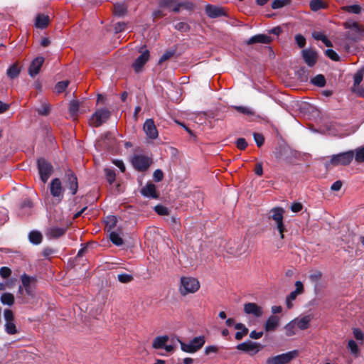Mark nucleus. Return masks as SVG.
<instances>
[{
    "label": "nucleus",
    "instance_id": "f257e3e1",
    "mask_svg": "<svg viewBox=\"0 0 364 364\" xmlns=\"http://www.w3.org/2000/svg\"><path fill=\"white\" fill-rule=\"evenodd\" d=\"M200 284L198 279L192 277H181L178 285V292L181 296L195 294L200 289Z\"/></svg>",
    "mask_w": 364,
    "mask_h": 364
},
{
    "label": "nucleus",
    "instance_id": "f03ea898",
    "mask_svg": "<svg viewBox=\"0 0 364 364\" xmlns=\"http://www.w3.org/2000/svg\"><path fill=\"white\" fill-rule=\"evenodd\" d=\"M169 336L167 335L158 336L155 337L151 343V348L155 350H159L160 355H167L173 353L174 347L169 343Z\"/></svg>",
    "mask_w": 364,
    "mask_h": 364
},
{
    "label": "nucleus",
    "instance_id": "7ed1b4c3",
    "mask_svg": "<svg viewBox=\"0 0 364 364\" xmlns=\"http://www.w3.org/2000/svg\"><path fill=\"white\" fill-rule=\"evenodd\" d=\"M285 210L280 207L273 208L269 210V218L272 219L277 225V229L278 230L280 238L284 239V232L286 230L285 226L283 223L284 214Z\"/></svg>",
    "mask_w": 364,
    "mask_h": 364
},
{
    "label": "nucleus",
    "instance_id": "20e7f679",
    "mask_svg": "<svg viewBox=\"0 0 364 364\" xmlns=\"http://www.w3.org/2000/svg\"><path fill=\"white\" fill-rule=\"evenodd\" d=\"M21 279L22 285L19 286L18 287V294L23 295V292L25 291L26 294L28 295V296L34 297L36 291L35 278L29 277L26 274H23V275H21Z\"/></svg>",
    "mask_w": 364,
    "mask_h": 364
},
{
    "label": "nucleus",
    "instance_id": "39448f33",
    "mask_svg": "<svg viewBox=\"0 0 364 364\" xmlns=\"http://www.w3.org/2000/svg\"><path fill=\"white\" fill-rule=\"evenodd\" d=\"M181 348L183 352L188 353H194L199 350L205 343V338L203 336L193 338L188 343H184L178 341Z\"/></svg>",
    "mask_w": 364,
    "mask_h": 364
},
{
    "label": "nucleus",
    "instance_id": "423d86ee",
    "mask_svg": "<svg viewBox=\"0 0 364 364\" xmlns=\"http://www.w3.org/2000/svg\"><path fill=\"white\" fill-rule=\"evenodd\" d=\"M343 26L346 29L352 30L353 32H347L345 36L347 39L357 41L360 38V35L364 33V27L357 22L348 21L343 23Z\"/></svg>",
    "mask_w": 364,
    "mask_h": 364
},
{
    "label": "nucleus",
    "instance_id": "0eeeda50",
    "mask_svg": "<svg viewBox=\"0 0 364 364\" xmlns=\"http://www.w3.org/2000/svg\"><path fill=\"white\" fill-rule=\"evenodd\" d=\"M298 355L299 352L296 350L289 351L285 353L268 358L266 360V364H287L296 358Z\"/></svg>",
    "mask_w": 364,
    "mask_h": 364
},
{
    "label": "nucleus",
    "instance_id": "6e6552de",
    "mask_svg": "<svg viewBox=\"0 0 364 364\" xmlns=\"http://www.w3.org/2000/svg\"><path fill=\"white\" fill-rule=\"evenodd\" d=\"M354 158V151H348L333 155L330 164L333 166H347L350 164Z\"/></svg>",
    "mask_w": 364,
    "mask_h": 364
},
{
    "label": "nucleus",
    "instance_id": "1a4fd4ad",
    "mask_svg": "<svg viewBox=\"0 0 364 364\" xmlns=\"http://www.w3.org/2000/svg\"><path fill=\"white\" fill-rule=\"evenodd\" d=\"M134 168L139 171H146L151 164V159L142 154H134L131 160Z\"/></svg>",
    "mask_w": 364,
    "mask_h": 364
},
{
    "label": "nucleus",
    "instance_id": "9d476101",
    "mask_svg": "<svg viewBox=\"0 0 364 364\" xmlns=\"http://www.w3.org/2000/svg\"><path fill=\"white\" fill-rule=\"evenodd\" d=\"M109 117L110 112L107 109H100L92 115L89 122L92 126L97 127L106 122Z\"/></svg>",
    "mask_w": 364,
    "mask_h": 364
},
{
    "label": "nucleus",
    "instance_id": "9b49d317",
    "mask_svg": "<svg viewBox=\"0 0 364 364\" xmlns=\"http://www.w3.org/2000/svg\"><path fill=\"white\" fill-rule=\"evenodd\" d=\"M5 319V331L9 335H14L18 333V330L14 321L13 311L10 309H5L4 311Z\"/></svg>",
    "mask_w": 364,
    "mask_h": 364
},
{
    "label": "nucleus",
    "instance_id": "f8f14e48",
    "mask_svg": "<svg viewBox=\"0 0 364 364\" xmlns=\"http://www.w3.org/2000/svg\"><path fill=\"white\" fill-rule=\"evenodd\" d=\"M38 167L41 179L46 183L51 175L53 167L50 164L43 159L38 160Z\"/></svg>",
    "mask_w": 364,
    "mask_h": 364
},
{
    "label": "nucleus",
    "instance_id": "ddd939ff",
    "mask_svg": "<svg viewBox=\"0 0 364 364\" xmlns=\"http://www.w3.org/2000/svg\"><path fill=\"white\" fill-rule=\"evenodd\" d=\"M244 312L255 318H260L264 314L263 308L253 302H248L244 304Z\"/></svg>",
    "mask_w": 364,
    "mask_h": 364
},
{
    "label": "nucleus",
    "instance_id": "4468645a",
    "mask_svg": "<svg viewBox=\"0 0 364 364\" xmlns=\"http://www.w3.org/2000/svg\"><path fill=\"white\" fill-rule=\"evenodd\" d=\"M141 55L136 59L132 66L135 70V72L139 73L141 70V68L145 65V63L149 59V52L146 49H143L141 48V50H140Z\"/></svg>",
    "mask_w": 364,
    "mask_h": 364
},
{
    "label": "nucleus",
    "instance_id": "2eb2a0df",
    "mask_svg": "<svg viewBox=\"0 0 364 364\" xmlns=\"http://www.w3.org/2000/svg\"><path fill=\"white\" fill-rule=\"evenodd\" d=\"M143 129L149 139H155L159 136L157 129L151 119H148L145 121Z\"/></svg>",
    "mask_w": 364,
    "mask_h": 364
},
{
    "label": "nucleus",
    "instance_id": "dca6fc26",
    "mask_svg": "<svg viewBox=\"0 0 364 364\" xmlns=\"http://www.w3.org/2000/svg\"><path fill=\"white\" fill-rule=\"evenodd\" d=\"M237 349L247 353H256L260 350V344L247 341L237 346Z\"/></svg>",
    "mask_w": 364,
    "mask_h": 364
},
{
    "label": "nucleus",
    "instance_id": "f3484780",
    "mask_svg": "<svg viewBox=\"0 0 364 364\" xmlns=\"http://www.w3.org/2000/svg\"><path fill=\"white\" fill-rule=\"evenodd\" d=\"M44 63V58L41 56L36 57L31 62L29 68L28 74L31 77H33L36 76L41 70V66Z\"/></svg>",
    "mask_w": 364,
    "mask_h": 364
},
{
    "label": "nucleus",
    "instance_id": "a211bd4d",
    "mask_svg": "<svg viewBox=\"0 0 364 364\" xmlns=\"http://www.w3.org/2000/svg\"><path fill=\"white\" fill-rule=\"evenodd\" d=\"M280 323V317L272 315L265 321L264 328L266 332L274 331Z\"/></svg>",
    "mask_w": 364,
    "mask_h": 364
},
{
    "label": "nucleus",
    "instance_id": "6ab92c4d",
    "mask_svg": "<svg viewBox=\"0 0 364 364\" xmlns=\"http://www.w3.org/2000/svg\"><path fill=\"white\" fill-rule=\"evenodd\" d=\"M302 57L305 63L310 67L314 66L317 61L316 52L311 49L303 50Z\"/></svg>",
    "mask_w": 364,
    "mask_h": 364
},
{
    "label": "nucleus",
    "instance_id": "aec40b11",
    "mask_svg": "<svg viewBox=\"0 0 364 364\" xmlns=\"http://www.w3.org/2000/svg\"><path fill=\"white\" fill-rule=\"evenodd\" d=\"M272 41V38L269 36L265 34H258L251 37L246 41L247 45H252L255 43H262L267 44L269 43Z\"/></svg>",
    "mask_w": 364,
    "mask_h": 364
},
{
    "label": "nucleus",
    "instance_id": "412c9836",
    "mask_svg": "<svg viewBox=\"0 0 364 364\" xmlns=\"http://www.w3.org/2000/svg\"><path fill=\"white\" fill-rule=\"evenodd\" d=\"M205 10L206 14L210 18H212L225 16V14L222 8L216 6L210 5V4H208L205 6Z\"/></svg>",
    "mask_w": 364,
    "mask_h": 364
},
{
    "label": "nucleus",
    "instance_id": "4be33fe9",
    "mask_svg": "<svg viewBox=\"0 0 364 364\" xmlns=\"http://www.w3.org/2000/svg\"><path fill=\"white\" fill-rule=\"evenodd\" d=\"M68 187L71 193L75 195L77 191V180L76 176L70 171L66 173Z\"/></svg>",
    "mask_w": 364,
    "mask_h": 364
},
{
    "label": "nucleus",
    "instance_id": "5701e85b",
    "mask_svg": "<svg viewBox=\"0 0 364 364\" xmlns=\"http://www.w3.org/2000/svg\"><path fill=\"white\" fill-rule=\"evenodd\" d=\"M50 189L53 196H60L63 193V187L60 181L58 178L53 179L51 181Z\"/></svg>",
    "mask_w": 364,
    "mask_h": 364
},
{
    "label": "nucleus",
    "instance_id": "b1692460",
    "mask_svg": "<svg viewBox=\"0 0 364 364\" xmlns=\"http://www.w3.org/2000/svg\"><path fill=\"white\" fill-rule=\"evenodd\" d=\"M65 230L64 228L52 227L47 230L46 236L50 239L57 238L63 235Z\"/></svg>",
    "mask_w": 364,
    "mask_h": 364
},
{
    "label": "nucleus",
    "instance_id": "393cba45",
    "mask_svg": "<svg viewBox=\"0 0 364 364\" xmlns=\"http://www.w3.org/2000/svg\"><path fill=\"white\" fill-rule=\"evenodd\" d=\"M141 193L145 197L156 198V186L153 183H148L141 190Z\"/></svg>",
    "mask_w": 364,
    "mask_h": 364
},
{
    "label": "nucleus",
    "instance_id": "a878e982",
    "mask_svg": "<svg viewBox=\"0 0 364 364\" xmlns=\"http://www.w3.org/2000/svg\"><path fill=\"white\" fill-rule=\"evenodd\" d=\"M21 67L18 62H16L12 64L6 71L7 76L11 79L17 77L21 72Z\"/></svg>",
    "mask_w": 364,
    "mask_h": 364
},
{
    "label": "nucleus",
    "instance_id": "bb28decb",
    "mask_svg": "<svg viewBox=\"0 0 364 364\" xmlns=\"http://www.w3.org/2000/svg\"><path fill=\"white\" fill-rule=\"evenodd\" d=\"M50 21L49 16L44 14H38L36 18L35 26L38 28H45Z\"/></svg>",
    "mask_w": 364,
    "mask_h": 364
},
{
    "label": "nucleus",
    "instance_id": "cd10ccee",
    "mask_svg": "<svg viewBox=\"0 0 364 364\" xmlns=\"http://www.w3.org/2000/svg\"><path fill=\"white\" fill-rule=\"evenodd\" d=\"M235 328L238 330L235 333V339L237 341L242 340L248 333V328L241 323H237L235 325Z\"/></svg>",
    "mask_w": 364,
    "mask_h": 364
},
{
    "label": "nucleus",
    "instance_id": "c85d7f7f",
    "mask_svg": "<svg viewBox=\"0 0 364 364\" xmlns=\"http://www.w3.org/2000/svg\"><path fill=\"white\" fill-rule=\"evenodd\" d=\"M294 320L296 323L298 328L305 330L309 328L311 318L310 316H304L300 318H296Z\"/></svg>",
    "mask_w": 364,
    "mask_h": 364
},
{
    "label": "nucleus",
    "instance_id": "c756f323",
    "mask_svg": "<svg viewBox=\"0 0 364 364\" xmlns=\"http://www.w3.org/2000/svg\"><path fill=\"white\" fill-rule=\"evenodd\" d=\"M296 328H297L296 323L292 320L285 325L284 329L287 336H292L296 334Z\"/></svg>",
    "mask_w": 364,
    "mask_h": 364
},
{
    "label": "nucleus",
    "instance_id": "7c9ffc66",
    "mask_svg": "<svg viewBox=\"0 0 364 364\" xmlns=\"http://www.w3.org/2000/svg\"><path fill=\"white\" fill-rule=\"evenodd\" d=\"M29 240L31 242L35 245H38L42 241V235L38 231H31L28 235Z\"/></svg>",
    "mask_w": 364,
    "mask_h": 364
},
{
    "label": "nucleus",
    "instance_id": "2f4dec72",
    "mask_svg": "<svg viewBox=\"0 0 364 364\" xmlns=\"http://www.w3.org/2000/svg\"><path fill=\"white\" fill-rule=\"evenodd\" d=\"M127 8L123 4H116L114 7V14L117 16H123L127 14Z\"/></svg>",
    "mask_w": 364,
    "mask_h": 364
},
{
    "label": "nucleus",
    "instance_id": "473e14b6",
    "mask_svg": "<svg viewBox=\"0 0 364 364\" xmlns=\"http://www.w3.org/2000/svg\"><path fill=\"white\" fill-rule=\"evenodd\" d=\"M0 300L3 304L11 306L14 302V296L11 293H4L1 295Z\"/></svg>",
    "mask_w": 364,
    "mask_h": 364
},
{
    "label": "nucleus",
    "instance_id": "72a5a7b5",
    "mask_svg": "<svg viewBox=\"0 0 364 364\" xmlns=\"http://www.w3.org/2000/svg\"><path fill=\"white\" fill-rule=\"evenodd\" d=\"M237 112L247 115V116H253L255 114V112L252 108L246 106H235L233 107Z\"/></svg>",
    "mask_w": 364,
    "mask_h": 364
},
{
    "label": "nucleus",
    "instance_id": "f704fd0d",
    "mask_svg": "<svg viewBox=\"0 0 364 364\" xmlns=\"http://www.w3.org/2000/svg\"><path fill=\"white\" fill-rule=\"evenodd\" d=\"M309 6L312 11H316L321 9L325 8L326 5L322 0H311Z\"/></svg>",
    "mask_w": 364,
    "mask_h": 364
},
{
    "label": "nucleus",
    "instance_id": "c9c22d12",
    "mask_svg": "<svg viewBox=\"0 0 364 364\" xmlns=\"http://www.w3.org/2000/svg\"><path fill=\"white\" fill-rule=\"evenodd\" d=\"M79 110V102L76 100L71 101L69 104V112L72 117H75Z\"/></svg>",
    "mask_w": 364,
    "mask_h": 364
},
{
    "label": "nucleus",
    "instance_id": "e433bc0d",
    "mask_svg": "<svg viewBox=\"0 0 364 364\" xmlns=\"http://www.w3.org/2000/svg\"><path fill=\"white\" fill-rule=\"evenodd\" d=\"M311 82L312 84H314V85H316L318 87H323L326 84V80H325V77L323 75H317L316 76H315L314 77H313L311 80Z\"/></svg>",
    "mask_w": 364,
    "mask_h": 364
},
{
    "label": "nucleus",
    "instance_id": "4c0bfd02",
    "mask_svg": "<svg viewBox=\"0 0 364 364\" xmlns=\"http://www.w3.org/2000/svg\"><path fill=\"white\" fill-rule=\"evenodd\" d=\"M354 157L358 163L364 162V146L359 147L355 150Z\"/></svg>",
    "mask_w": 364,
    "mask_h": 364
},
{
    "label": "nucleus",
    "instance_id": "58836bf2",
    "mask_svg": "<svg viewBox=\"0 0 364 364\" xmlns=\"http://www.w3.org/2000/svg\"><path fill=\"white\" fill-rule=\"evenodd\" d=\"M342 9L347 12L355 14H360L362 11L361 6L358 4H354V5H350V6H345L342 8Z\"/></svg>",
    "mask_w": 364,
    "mask_h": 364
},
{
    "label": "nucleus",
    "instance_id": "ea45409f",
    "mask_svg": "<svg viewBox=\"0 0 364 364\" xmlns=\"http://www.w3.org/2000/svg\"><path fill=\"white\" fill-rule=\"evenodd\" d=\"M109 239L117 246H120L123 244V240L116 232H112L109 234Z\"/></svg>",
    "mask_w": 364,
    "mask_h": 364
},
{
    "label": "nucleus",
    "instance_id": "a19ab883",
    "mask_svg": "<svg viewBox=\"0 0 364 364\" xmlns=\"http://www.w3.org/2000/svg\"><path fill=\"white\" fill-rule=\"evenodd\" d=\"M364 75V67L358 70L354 75V86H358L363 80Z\"/></svg>",
    "mask_w": 364,
    "mask_h": 364
},
{
    "label": "nucleus",
    "instance_id": "79ce46f5",
    "mask_svg": "<svg viewBox=\"0 0 364 364\" xmlns=\"http://www.w3.org/2000/svg\"><path fill=\"white\" fill-rule=\"evenodd\" d=\"M289 4V0H273L272 3V8L277 9L284 7Z\"/></svg>",
    "mask_w": 364,
    "mask_h": 364
},
{
    "label": "nucleus",
    "instance_id": "37998d69",
    "mask_svg": "<svg viewBox=\"0 0 364 364\" xmlns=\"http://www.w3.org/2000/svg\"><path fill=\"white\" fill-rule=\"evenodd\" d=\"M68 85H69L68 80H64V81L59 82L55 85V90L56 92L61 93L67 88Z\"/></svg>",
    "mask_w": 364,
    "mask_h": 364
},
{
    "label": "nucleus",
    "instance_id": "c03bdc74",
    "mask_svg": "<svg viewBox=\"0 0 364 364\" xmlns=\"http://www.w3.org/2000/svg\"><path fill=\"white\" fill-rule=\"evenodd\" d=\"M105 173L106 176V178L108 181V182L112 184L115 181V173L113 170H111L109 168H105Z\"/></svg>",
    "mask_w": 364,
    "mask_h": 364
},
{
    "label": "nucleus",
    "instance_id": "a18cd8bd",
    "mask_svg": "<svg viewBox=\"0 0 364 364\" xmlns=\"http://www.w3.org/2000/svg\"><path fill=\"white\" fill-rule=\"evenodd\" d=\"M106 227L109 228V230L114 228L117 224V218L115 216L110 215L107 217L105 220Z\"/></svg>",
    "mask_w": 364,
    "mask_h": 364
},
{
    "label": "nucleus",
    "instance_id": "49530a36",
    "mask_svg": "<svg viewBox=\"0 0 364 364\" xmlns=\"http://www.w3.org/2000/svg\"><path fill=\"white\" fill-rule=\"evenodd\" d=\"M38 112L41 115H48L50 112V105L46 102L43 103L41 107L38 109Z\"/></svg>",
    "mask_w": 364,
    "mask_h": 364
},
{
    "label": "nucleus",
    "instance_id": "de8ad7c7",
    "mask_svg": "<svg viewBox=\"0 0 364 364\" xmlns=\"http://www.w3.org/2000/svg\"><path fill=\"white\" fill-rule=\"evenodd\" d=\"M118 280L122 283H128L133 279V277L128 274H120L117 277Z\"/></svg>",
    "mask_w": 364,
    "mask_h": 364
},
{
    "label": "nucleus",
    "instance_id": "09e8293b",
    "mask_svg": "<svg viewBox=\"0 0 364 364\" xmlns=\"http://www.w3.org/2000/svg\"><path fill=\"white\" fill-rule=\"evenodd\" d=\"M176 1L177 0H160L159 5L161 7L171 9Z\"/></svg>",
    "mask_w": 364,
    "mask_h": 364
},
{
    "label": "nucleus",
    "instance_id": "8fccbe9b",
    "mask_svg": "<svg viewBox=\"0 0 364 364\" xmlns=\"http://www.w3.org/2000/svg\"><path fill=\"white\" fill-rule=\"evenodd\" d=\"M326 55L332 60L338 61L340 60L339 55L333 50H326Z\"/></svg>",
    "mask_w": 364,
    "mask_h": 364
},
{
    "label": "nucleus",
    "instance_id": "3c124183",
    "mask_svg": "<svg viewBox=\"0 0 364 364\" xmlns=\"http://www.w3.org/2000/svg\"><path fill=\"white\" fill-rule=\"evenodd\" d=\"M348 347L350 350L351 353L356 355L358 353V345L354 341H349L348 343Z\"/></svg>",
    "mask_w": 364,
    "mask_h": 364
},
{
    "label": "nucleus",
    "instance_id": "603ef678",
    "mask_svg": "<svg viewBox=\"0 0 364 364\" xmlns=\"http://www.w3.org/2000/svg\"><path fill=\"white\" fill-rule=\"evenodd\" d=\"M11 274V270L7 267H2L0 269V276L4 278H8Z\"/></svg>",
    "mask_w": 364,
    "mask_h": 364
},
{
    "label": "nucleus",
    "instance_id": "864d4df0",
    "mask_svg": "<svg viewBox=\"0 0 364 364\" xmlns=\"http://www.w3.org/2000/svg\"><path fill=\"white\" fill-rule=\"evenodd\" d=\"M154 209L155 211L160 215H166L168 213L167 208L163 205H156L155 206Z\"/></svg>",
    "mask_w": 364,
    "mask_h": 364
},
{
    "label": "nucleus",
    "instance_id": "5fc2aeb1",
    "mask_svg": "<svg viewBox=\"0 0 364 364\" xmlns=\"http://www.w3.org/2000/svg\"><path fill=\"white\" fill-rule=\"evenodd\" d=\"M153 177L155 181L160 182L164 178V173L161 169H156L154 172Z\"/></svg>",
    "mask_w": 364,
    "mask_h": 364
},
{
    "label": "nucleus",
    "instance_id": "6e6d98bb",
    "mask_svg": "<svg viewBox=\"0 0 364 364\" xmlns=\"http://www.w3.org/2000/svg\"><path fill=\"white\" fill-rule=\"evenodd\" d=\"M237 147L240 150H244L247 146V143L244 138H239L236 141Z\"/></svg>",
    "mask_w": 364,
    "mask_h": 364
},
{
    "label": "nucleus",
    "instance_id": "4d7b16f0",
    "mask_svg": "<svg viewBox=\"0 0 364 364\" xmlns=\"http://www.w3.org/2000/svg\"><path fill=\"white\" fill-rule=\"evenodd\" d=\"M253 136L257 145L260 147L264 144V139L263 136L258 133H254Z\"/></svg>",
    "mask_w": 364,
    "mask_h": 364
},
{
    "label": "nucleus",
    "instance_id": "13d9d810",
    "mask_svg": "<svg viewBox=\"0 0 364 364\" xmlns=\"http://www.w3.org/2000/svg\"><path fill=\"white\" fill-rule=\"evenodd\" d=\"M295 41L297 43V45L299 46V48H303L304 47L305 44H306V39L305 38L301 36V35H296L295 36Z\"/></svg>",
    "mask_w": 364,
    "mask_h": 364
},
{
    "label": "nucleus",
    "instance_id": "bf43d9fd",
    "mask_svg": "<svg viewBox=\"0 0 364 364\" xmlns=\"http://www.w3.org/2000/svg\"><path fill=\"white\" fill-rule=\"evenodd\" d=\"M321 272L319 271H315L309 275V278L313 282H318L321 278Z\"/></svg>",
    "mask_w": 364,
    "mask_h": 364
},
{
    "label": "nucleus",
    "instance_id": "052dcab7",
    "mask_svg": "<svg viewBox=\"0 0 364 364\" xmlns=\"http://www.w3.org/2000/svg\"><path fill=\"white\" fill-rule=\"evenodd\" d=\"M353 334H354L355 338L357 340H359V341L364 340V332H362L360 329L355 328L353 330Z\"/></svg>",
    "mask_w": 364,
    "mask_h": 364
},
{
    "label": "nucleus",
    "instance_id": "680f3d73",
    "mask_svg": "<svg viewBox=\"0 0 364 364\" xmlns=\"http://www.w3.org/2000/svg\"><path fill=\"white\" fill-rule=\"evenodd\" d=\"M291 210L294 213H298L303 208V205L301 203H294L291 205Z\"/></svg>",
    "mask_w": 364,
    "mask_h": 364
},
{
    "label": "nucleus",
    "instance_id": "e2e57ef3",
    "mask_svg": "<svg viewBox=\"0 0 364 364\" xmlns=\"http://www.w3.org/2000/svg\"><path fill=\"white\" fill-rule=\"evenodd\" d=\"M175 28L181 31H187L188 30H189L188 25L186 23L183 22L178 23L176 25Z\"/></svg>",
    "mask_w": 364,
    "mask_h": 364
},
{
    "label": "nucleus",
    "instance_id": "0e129e2a",
    "mask_svg": "<svg viewBox=\"0 0 364 364\" xmlns=\"http://www.w3.org/2000/svg\"><path fill=\"white\" fill-rule=\"evenodd\" d=\"M295 287H296V289L294 291L296 293H298L299 294H301L304 291V285H303L302 282L300 281H296L295 282Z\"/></svg>",
    "mask_w": 364,
    "mask_h": 364
},
{
    "label": "nucleus",
    "instance_id": "69168bd1",
    "mask_svg": "<svg viewBox=\"0 0 364 364\" xmlns=\"http://www.w3.org/2000/svg\"><path fill=\"white\" fill-rule=\"evenodd\" d=\"M113 164L116 166H117L120 169V171L122 172H124L125 171L126 167H125V165H124V162L122 160H118V159L114 160L113 161Z\"/></svg>",
    "mask_w": 364,
    "mask_h": 364
},
{
    "label": "nucleus",
    "instance_id": "338daca9",
    "mask_svg": "<svg viewBox=\"0 0 364 364\" xmlns=\"http://www.w3.org/2000/svg\"><path fill=\"white\" fill-rule=\"evenodd\" d=\"M126 24L124 22L117 23L114 26V30L116 33L122 32L124 30Z\"/></svg>",
    "mask_w": 364,
    "mask_h": 364
},
{
    "label": "nucleus",
    "instance_id": "774afa93",
    "mask_svg": "<svg viewBox=\"0 0 364 364\" xmlns=\"http://www.w3.org/2000/svg\"><path fill=\"white\" fill-rule=\"evenodd\" d=\"M342 187V182L341 181H336V182H334L331 188L332 191H338L339 190H341Z\"/></svg>",
    "mask_w": 364,
    "mask_h": 364
}]
</instances>
